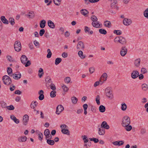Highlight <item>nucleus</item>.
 Here are the masks:
<instances>
[{
    "instance_id": "4",
    "label": "nucleus",
    "mask_w": 148,
    "mask_h": 148,
    "mask_svg": "<svg viewBox=\"0 0 148 148\" xmlns=\"http://www.w3.org/2000/svg\"><path fill=\"white\" fill-rule=\"evenodd\" d=\"M105 93L106 96L110 99H112L113 98V94L110 87H108L106 89Z\"/></svg>"
},
{
    "instance_id": "7",
    "label": "nucleus",
    "mask_w": 148,
    "mask_h": 148,
    "mask_svg": "<svg viewBox=\"0 0 148 148\" xmlns=\"http://www.w3.org/2000/svg\"><path fill=\"white\" fill-rule=\"evenodd\" d=\"M127 49L126 47L123 46L121 47L120 53L122 56H124L127 53Z\"/></svg>"
},
{
    "instance_id": "25",
    "label": "nucleus",
    "mask_w": 148,
    "mask_h": 148,
    "mask_svg": "<svg viewBox=\"0 0 148 148\" xmlns=\"http://www.w3.org/2000/svg\"><path fill=\"white\" fill-rule=\"evenodd\" d=\"M78 55L80 58L82 59H84L85 58L86 56L85 55L83 54V52L82 51H79L78 52Z\"/></svg>"
},
{
    "instance_id": "51",
    "label": "nucleus",
    "mask_w": 148,
    "mask_h": 148,
    "mask_svg": "<svg viewBox=\"0 0 148 148\" xmlns=\"http://www.w3.org/2000/svg\"><path fill=\"white\" fill-rule=\"evenodd\" d=\"M89 139L90 141H94L95 143H98L99 141L98 139L94 138H90Z\"/></svg>"
},
{
    "instance_id": "46",
    "label": "nucleus",
    "mask_w": 148,
    "mask_h": 148,
    "mask_svg": "<svg viewBox=\"0 0 148 148\" xmlns=\"http://www.w3.org/2000/svg\"><path fill=\"white\" fill-rule=\"evenodd\" d=\"M47 52L48 53L47 55V57L48 58H50L51 57L52 53L50 51V50L49 49H47Z\"/></svg>"
},
{
    "instance_id": "38",
    "label": "nucleus",
    "mask_w": 148,
    "mask_h": 148,
    "mask_svg": "<svg viewBox=\"0 0 148 148\" xmlns=\"http://www.w3.org/2000/svg\"><path fill=\"white\" fill-rule=\"evenodd\" d=\"M62 59L60 58H57L56 59L55 64L57 65L59 64L62 61Z\"/></svg>"
},
{
    "instance_id": "56",
    "label": "nucleus",
    "mask_w": 148,
    "mask_h": 148,
    "mask_svg": "<svg viewBox=\"0 0 148 148\" xmlns=\"http://www.w3.org/2000/svg\"><path fill=\"white\" fill-rule=\"evenodd\" d=\"M50 86L51 89L53 90V91H54L56 89V86L54 84L51 83Z\"/></svg>"
},
{
    "instance_id": "62",
    "label": "nucleus",
    "mask_w": 148,
    "mask_h": 148,
    "mask_svg": "<svg viewBox=\"0 0 148 148\" xmlns=\"http://www.w3.org/2000/svg\"><path fill=\"white\" fill-rule=\"evenodd\" d=\"M44 96L43 94H41L40 95L38 98L40 100H42L44 99Z\"/></svg>"
},
{
    "instance_id": "8",
    "label": "nucleus",
    "mask_w": 148,
    "mask_h": 148,
    "mask_svg": "<svg viewBox=\"0 0 148 148\" xmlns=\"http://www.w3.org/2000/svg\"><path fill=\"white\" fill-rule=\"evenodd\" d=\"M64 110V107L62 105H58L56 108V113L59 115Z\"/></svg>"
},
{
    "instance_id": "47",
    "label": "nucleus",
    "mask_w": 148,
    "mask_h": 148,
    "mask_svg": "<svg viewBox=\"0 0 148 148\" xmlns=\"http://www.w3.org/2000/svg\"><path fill=\"white\" fill-rule=\"evenodd\" d=\"M113 32L114 34L118 35H120L122 34V32L120 30H114V31Z\"/></svg>"
},
{
    "instance_id": "45",
    "label": "nucleus",
    "mask_w": 148,
    "mask_h": 148,
    "mask_svg": "<svg viewBox=\"0 0 148 148\" xmlns=\"http://www.w3.org/2000/svg\"><path fill=\"white\" fill-rule=\"evenodd\" d=\"M127 107V105L125 103H124L121 104V109L123 111H125L126 110Z\"/></svg>"
},
{
    "instance_id": "50",
    "label": "nucleus",
    "mask_w": 148,
    "mask_h": 148,
    "mask_svg": "<svg viewBox=\"0 0 148 148\" xmlns=\"http://www.w3.org/2000/svg\"><path fill=\"white\" fill-rule=\"evenodd\" d=\"M100 97L99 95H97L96 98V101L97 104L98 105H99L100 104Z\"/></svg>"
},
{
    "instance_id": "35",
    "label": "nucleus",
    "mask_w": 148,
    "mask_h": 148,
    "mask_svg": "<svg viewBox=\"0 0 148 148\" xmlns=\"http://www.w3.org/2000/svg\"><path fill=\"white\" fill-rule=\"evenodd\" d=\"M99 32L102 34L105 35L107 34L106 31L104 29L101 28L99 30Z\"/></svg>"
},
{
    "instance_id": "42",
    "label": "nucleus",
    "mask_w": 148,
    "mask_h": 148,
    "mask_svg": "<svg viewBox=\"0 0 148 148\" xmlns=\"http://www.w3.org/2000/svg\"><path fill=\"white\" fill-rule=\"evenodd\" d=\"M103 83V82L101 81V80H99V81H97L95 82L94 86L95 87H96L97 86H98L100 84L101 85Z\"/></svg>"
},
{
    "instance_id": "54",
    "label": "nucleus",
    "mask_w": 148,
    "mask_h": 148,
    "mask_svg": "<svg viewBox=\"0 0 148 148\" xmlns=\"http://www.w3.org/2000/svg\"><path fill=\"white\" fill-rule=\"evenodd\" d=\"M91 20L93 21H97V17L95 15H92L91 17Z\"/></svg>"
},
{
    "instance_id": "36",
    "label": "nucleus",
    "mask_w": 148,
    "mask_h": 148,
    "mask_svg": "<svg viewBox=\"0 0 148 148\" xmlns=\"http://www.w3.org/2000/svg\"><path fill=\"white\" fill-rule=\"evenodd\" d=\"M43 74V69L41 68H40L38 71V76L39 77H41Z\"/></svg>"
},
{
    "instance_id": "29",
    "label": "nucleus",
    "mask_w": 148,
    "mask_h": 148,
    "mask_svg": "<svg viewBox=\"0 0 148 148\" xmlns=\"http://www.w3.org/2000/svg\"><path fill=\"white\" fill-rule=\"evenodd\" d=\"M140 60L139 58H138L135 60L134 63L135 66L136 67H139L140 66Z\"/></svg>"
},
{
    "instance_id": "58",
    "label": "nucleus",
    "mask_w": 148,
    "mask_h": 148,
    "mask_svg": "<svg viewBox=\"0 0 148 148\" xmlns=\"http://www.w3.org/2000/svg\"><path fill=\"white\" fill-rule=\"evenodd\" d=\"M45 30L44 29H41L39 32V34L40 36H42L45 33Z\"/></svg>"
},
{
    "instance_id": "52",
    "label": "nucleus",
    "mask_w": 148,
    "mask_h": 148,
    "mask_svg": "<svg viewBox=\"0 0 148 148\" xmlns=\"http://www.w3.org/2000/svg\"><path fill=\"white\" fill-rule=\"evenodd\" d=\"M64 80L66 83L68 84L71 81V78L69 77H67L64 79Z\"/></svg>"
},
{
    "instance_id": "3",
    "label": "nucleus",
    "mask_w": 148,
    "mask_h": 148,
    "mask_svg": "<svg viewBox=\"0 0 148 148\" xmlns=\"http://www.w3.org/2000/svg\"><path fill=\"white\" fill-rule=\"evenodd\" d=\"M130 119L128 116H124L122 119V122L121 123L122 126H126L129 125L130 123Z\"/></svg>"
},
{
    "instance_id": "48",
    "label": "nucleus",
    "mask_w": 148,
    "mask_h": 148,
    "mask_svg": "<svg viewBox=\"0 0 148 148\" xmlns=\"http://www.w3.org/2000/svg\"><path fill=\"white\" fill-rule=\"evenodd\" d=\"M38 139L40 141H42V140L43 138V135L42 133L41 132H39L38 134Z\"/></svg>"
},
{
    "instance_id": "40",
    "label": "nucleus",
    "mask_w": 148,
    "mask_h": 148,
    "mask_svg": "<svg viewBox=\"0 0 148 148\" xmlns=\"http://www.w3.org/2000/svg\"><path fill=\"white\" fill-rule=\"evenodd\" d=\"M124 127H125V129L127 131H130L132 128V127L131 125H127V126H123Z\"/></svg>"
},
{
    "instance_id": "37",
    "label": "nucleus",
    "mask_w": 148,
    "mask_h": 148,
    "mask_svg": "<svg viewBox=\"0 0 148 148\" xmlns=\"http://www.w3.org/2000/svg\"><path fill=\"white\" fill-rule=\"evenodd\" d=\"M9 21L12 25H13L15 24L14 19L13 18H10L9 19Z\"/></svg>"
},
{
    "instance_id": "28",
    "label": "nucleus",
    "mask_w": 148,
    "mask_h": 148,
    "mask_svg": "<svg viewBox=\"0 0 148 148\" xmlns=\"http://www.w3.org/2000/svg\"><path fill=\"white\" fill-rule=\"evenodd\" d=\"M105 134V130L103 128H100L99 130V134L100 135H103Z\"/></svg>"
},
{
    "instance_id": "43",
    "label": "nucleus",
    "mask_w": 148,
    "mask_h": 148,
    "mask_svg": "<svg viewBox=\"0 0 148 148\" xmlns=\"http://www.w3.org/2000/svg\"><path fill=\"white\" fill-rule=\"evenodd\" d=\"M50 134V131L48 129L45 130L44 132V135L45 137L48 136Z\"/></svg>"
},
{
    "instance_id": "53",
    "label": "nucleus",
    "mask_w": 148,
    "mask_h": 148,
    "mask_svg": "<svg viewBox=\"0 0 148 148\" xmlns=\"http://www.w3.org/2000/svg\"><path fill=\"white\" fill-rule=\"evenodd\" d=\"M82 137H83V139L84 141V142L85 143H86L88 142V138L86 136L84 135V136H82Z\"/></svg>"
},
{
    "instance_id": "33",
    "label": "nucleus",
    "mask_w": 148,
    "mask_h": 148,
    "mask_svg": "<svg viewBox=\"0 0 148 148\" xmlns=\"http://www.w3.org/2000/svg\"><path fill=\"white\" fill-rule=\"evenodd\" d=\"M62 132L65 134L67 135H69V132L68 130L66 129H62L61 130Z\"/></svg>"
},
{
    "instance_id": "19",
    "label": "nucleus",
    "mask_w": 148,
    "mask_h": 148,
    "mask_svg": "<svg viewBox=\"0 0 148 148\" xmlns=\"http://www.w3.org/2000/svg\"><path fill=\"white\" fill-rule=\"evenodd\" d=\"M124 143V142L122 140L116 141L113 143V144L114 145L118 146L123 145Z\"/></svg>"
},
{
    "instance_id": "6",
    "label": "nucleus",
    "mask_w": 148,
    "mask_h": 148,
    "mask_svg": "<svg viewBox=\"0 0 148 148\" xmlns=\"http://www.w3.org/2000/svg\"><path fill=\"white\" fill-rule=\"evenodd\" d=\"M14 47L15 50L17 52L20 51L21 49V43L19 41H16L15 42Z\"/></svg>"
},
{
    "instance_id": "22",
    "label": "nucleus",
    "mask_w": 148,
    "mask_h": 148,
    "mask_svg": "<svg viewBox=\"0 0 148 148\" xmlns=\"http://www.w3.org/2000/svg\"><path fill=\"white\" fill-rule=\"evenodd\" d=\"M142 90L143 91H146L148 89V85L146 84H143L141 86Z\"/></svg>"
},
{
    "instance_id": "14",
    "label": "nucleus",
    "mask_w": 148,
    "mask_h": 148,
    "mask_svg": "<svg viewBox=\"0 0 148 148\" xmlns=\"http://www.w3.org/2000/svg\"><path fill=\"white\" fill-rule=\"evenodd\" d=\"M112 2L111 3V7L112 8H117L118 9V7L116 5V4L117 3V1L116 0H109Z\"/></svg>"
},
{
    "instance_id": "24",
    "label": "nucleus",
    "mask_w": 148,
    "mask_h": 148,
    "mask_svg": "<svg viewBox=\"0 0 148 148\" xmlns=\"http://www.w3.org/2000/svg\"><path fill=\"white\" fill-rule=\"evenodd\" d=\"M107 77V75L106 73H104L101 75L100 80H103V82L106 81Z\"/></svg>"
},
{
    "instance_id": "27",
    "label": "nucleus",
    "mask_w": 148,
    "mask_h": 148,
    "mask_svg": "<svg viewBox=\"0 0 148 148\" xmlns=\"http://www.w3.org/2000/svg\"><path fill=\"white\" fill-rule=\"evenodd\" d=\"M38 105V103L36 101H32L30 105L31 108L34 109L35 107L37 106Z\"/></svg>"
},
{
    "instance_id": "18",
    "label": "nucleus",
    "mask_w": 148,
    "mask_h": 148,
    "mask_svg": "<svg viewBox=\"0 0 148 148\" xmlns=\"http://www.w3.org/2000/svg\"><path fill=\"white\" fill-rule=\"evenodd\" d=\"M92 25L96 28H99L101 27L100 26V25L99 24V22L98 21H93L92 23Z\"/></svg>"
},
{
    "instance_id": "41",
    "label": "nucleus",
    "mask_w": 148,
    "mask_h": 148,
    "mask_svg": "<svg viewBox=\"0 0 148 148\" xmlns=\"http://www.w3.org/2000/svg\"><path fill=\"white\" fill-rule=\"evenodd\" d=\"M1 107L3 108H5L7 107L6 103L3 101H1L0 102Z\"/></svg>"
},
{
    "instance_id": "5",
    "label": "nucleus",
    "mask_w": 148,
    "mask_h": 148,
    "mask_svg": "<svg viewBox=\"0 0 148 148\" xmlns=\"http://www.w3.org/2000/svg\"><path fill=\"white\" fill-rule=\"evenodd\" d=\"M2 80L4 83L7 85H10L12 83V80L7 75L3 76Z\"/></svg>"
},
{
    "instance_id": "39",
    "label": "nucleus",
    "mask_w": 148,
    "mask_h": 148,
    "mask_svg": "<svg viewBox=\"0 0 148 148\" xmlns=\"http://www.w3.org/2000/svg\"><path fill=\"white\" fill-rule=\"evenodd\" d=\"M62 0H53V2L56 5H59L61 4Z\"/></svg>"
},
{
    "instance_id": "31",
    "label": "nucleus",
    "mask_w": 148,
    "mask_h": 148,
    "mask_svg": "<svg viewBox=\"0 0 148 148\" xmlns=\"http://www.w3.org/2000/svg\"><path fill=\"white\" fill-rule=\"evenodd\" d=\"M46 140L47 143L49 145H53L55 144V142L53 140H51L49 139H48Z\"/></svg>"
},
{
    "instance_id": "61",
    "label": "nucleus",
    "mask_w": 148,
    "mask_h": 148,
    "mask_svg": "<svg viewBox=\"0 0 148 148\" xmlns=\"http://www.w3.org/2000/svg\"><path fill=\"white\" fill-rule=\"evenodd\" d=\"M14 108L12 105H10L8 107V109L9 110H14Z\"/></svg>"
},
{
    "instance_id": "44",
    "label": "nucleus",
    "mask_w": 148,
    "mask_h": 148,
    "mask_svg": "<svg viewBox=\"0 0 148 148\" xmlns=\"http://www.w3.org/2000/svg\"><path fill=\"white\" fill-rule=\"evenodd\" d=\"M56 92L55 91H52L50 92V96L52 98L55 97L56 96Z\"/></svg>"
},
{
    "instance_id": "20",
    "label": "nucleus",
    "mask_w": 148,
    "mask_h": 148,
    "mask_svg": "<svg viewBox=\"0 0 148 148\" xmlns=\"http://www.w3.org/2000/svg\"><path fill=\"white\" fill-rule=\"evenodd\" d=\"M1 21L3 23L8 24V21L5 18V17L4 16H2L1 17Z\"/></svg>"
},
{
    "instance_id": "23",
    "label": "nucleus",
    "mask_w": 148,
    "mask_h": 148,
    "mask_svg": "<svg viewBox=\"0 0 148 148\" xmlns=\"http://www.w3.org/2000/svg\"><path fill=\"white\" fill-rule=\"evenodd\" d=\"M104 25L106 27L108 28H110L111 26V22L108 21H106L104 22Z\"/></svg>"
},
{
    "instance_id": "1",
    "label": "nucleus",
    "mask_w": 148,
    "mask_h": 148,
    "mask_svg": "<svg viewBox=\"0 0 148 148\" xmlns=\"http://www.w3.org/2000/svg\"><path fill=\"white\" fill-rule=\"evenodd\" d=\"M115 43L119 42L122 45H124L126 43V41L125 39L122 36H118L115 38L114 40Z\"/></svg>"
},
{
    "instance_id": "64",
    "label": "nucleus",
    "mask_w": 148,
    "mask_h": 148,
    "mask_svg": "<svg viewBox=\"0 0 148 148\" xmlns=\"http://www.w3.org/2000/svg\"><path fill=\"white\" fill-rule=\"evenodd\" d=\"M60 128L62 129L67 128L68 127L65 124L62 125L60 126Z\"/></svg>"
},
{
    "instance_id": "13",
    "label": "nucleus",
    "mask_w": 148,
    "mask_h": 148,
    "mask_svg": "<svg viewBox=\"0 0 148 148\" xmlns=\"http://www.w3.org/2000/svg\"><path fill=\"white\" fill-rule=\"evenodd\" d=\"M101 127L103 128L104 129L108 130L109 129L110 126L106 121H104L102 123L101 125Z\"/></svg>"
},
{
    "instance_id": "9",
    "label": "nucleus",
    "mask_w": 148,
    "mask_h": 148,
    "mask_svg": "<svg viewBox=\"0 0 148 148\" xmlns=\"http://www.w3.org/2000/svg\"><path fill=\"white\" fill-rule=\"evenodd\" d=\"M138 72L136 70H134L131 73V77L133 79L137 78L139 76Z\"/></svg>"
},
{
    "instance_id": "26",
    "label": "nucleus",
    "mask_w": 148,
    "mask_h": 148,
    "mask_svg": "<svg viewBox=\"0 0 148 148\" xmlns=\"http://www.w3.org/2000/svg\"><path fill=\"white\" fill-rule=\"evenodd\" d=\"M46 21L44 20H42L40 22V27L42 28H43L45 27V26Z\"/></svg>"
},
{
    "instance_id": "57",
    "label": "nucleus",
    "mask_w": 148,
    "mask_h": 148,
    "mask_svg": "<svg viewBox=\"0 0 148 148\" xmlns=\"http://www.w3.org/2000/svg\"><path fill=\"white\" fill-rule=\"evenodd\" d=\"M95 71V69L93 67H90L89 68V71L90 74L92 73Z\"/></svg>"
},
{
    "instance_id": "60",
    "label": "nucleus",
    "mask_w": 148,
    "mask_h": 148,
    "mask_svg": "<svg viewBox=\"0 0 148 148\" xmlns=\"http://www.w3.org/2000/svg\"><path fill=\"white\" fill-rule=\"evenodd\" d=\"M141 71L142 73L145 74L147 72V71L145 68H143L141 69Z\"/></svg>"
},
{
    "instance_id": "32",
    "label": "nucleus",
    "mask_w": 148,
    "mask_h": 148,
    "mask_svg": "<svg viewBox=\"0 0 148 148\" xmlns=\"http://www.w3.org/2000/svg\"><path fill=\"white\" fill-rule=\"evenodd\" d=\"M99 110L100 112H103L106 110V108L104 106L101 105L99 107Z\"/></svg>"
},
{
    "instance_id": "15",
    "label": "nucleus",
    "mask_w": 148,
    "mask_h": 148,
    "mask_svg": "<svg viewBox=\"0 0 148 148\" xmlns=\"http://www.w3.org/2000/svg\"><path fill=\"white\" fill-rule=\"evenodd\" d=\"M27 139V137L25 136L19 137L18 138V141L20 142H25Z\"/></svg>"
},
{
    "instance_id": "30",
    "label": "nucleus",
    "mask_w": 148,
    "mask_h": 148,
    "mask_svg": "<svg viewBox=\"0 0 148 148\" xmlns=\"http://www.w3.org/2000/svg\"><path fill=\"white\" fill-rule=\"evenodd\" d=\"M80 12L82 14L85 16H86L89 13L85 9L81 10Z\"/></svg>"
},
{
    "instance_id": "16",
    "label": "nucleus",
    "mask_w": 148,
    "mask_h": 148,
    "mask_svg": "<svg viewBox=\"0 0 148 148\" xmlns=\"http://www.w3.org/2000/svg\"><path fill=\"white\" fill-rule=\"evenodd\" d=\"M12 76H13V78L15 79H20L21 77V75L20 73L18 74H12Z\"/></svg>"
},
{
    "instance_id": "12",
    "label": "nucleus",
    "mask_w": 148,
    "mask_h": 148,
    "mask_svg": "<svg viewBox=\"0 0 148 148\" xmlns=\"http://www.w3.org/2000/svg\"><path fill=\"white\" fill-rule=\"evenodd\" d=\"M29 121V116L27 114L25 115L23 119V122L24 125H26Z\"/></svg>"
},
{
    "instance_id": "2",
    "label": "nucleus",
    "mask_w": 148,
    "mask_h": 148,
    "mask_svg": "<svg viewBox=\"0 0 148 148\" xmlns=\"http://www.w3.org/2000/svg\"><path fill=\"white\" fill-rule=\"evenodd\" d=\"M21 62L24 64H25V67H27L31 64V63L30 61L28 60L27 62L28 59L27 57L25 55H22L20 58Z\"/></svg>"
},
{
    "instance_id": "11",
    "label": "nucleus",
    "mask_w": 148,
    "mask_h": 148,
    "mask_svg": "<svg viewBox=\"0 0 148 148\" xmlns=\"http://www.w3.org/2000/svg\"><path fill=\"white\" fill-rule=\"evenodd\" d=\"M84 45L82 41L79 42L77 46V49H83L84 48Z\"/></svg>"
},
{
    "instance_id": "63",
    "label": "nucleus",
    "mask_w": 148,
    "mask_h": 148,
    "mask_svg": "<svg viewBox=\"0 0 148 148\" xmlns=\"http://www.w3.org/2000/svg\"><path fill=\"white\" fill-rule=\"evenodd\" d=\"M46 81H47V83H52L51 79L49 77H47L46 79Z\"/></svg>"
},
{
    "instance_id": "55",
    "label": "nucleus",
    "mask_w": 148,
    "mask_h": 148,
    "mask_svg": "<svg viewBox=\"0 0 148 148\" xmlns=\"http://www.w3.org/2000/svg\"><path fill=\"white\" fill-rule=\"evenodd\" d=\"M62 88L64 92H67L68 90V87L64 85L62 86Z\"/></svg>"
},
{
    "instance_id": "49",
    "label": "nucleus",
    "mask_w": 148,
    "mask_h": 148,
    "mask_svg": "<svg viewBox=\"0 0 148 148\" xmlns=\"http://www.w3.org/2000/svg\"><path fill=\"white\" fill-rule=\"evenodd\" d=\"M144 15L148 19V8H147L144 12Z\"/></svg>"
},
{
    "instance_id": "34",
    "label": "nucleus",
    "mask_w": 148,
    "mask_h": 148,
    "mask_svg": "<svg viewBox=\"0 0 148 148\" xmlns=\"http://www.w3.org/2000/svg\"><path fill=\"white\" fill-rule=\"evenodd\" d=\"M7 72L9 75L12 76V69L10 67H8L7 69Z\"/></svg>"
},
{
    "instance_id": "21",
    "label": "nucleus",
    "mask_w": 148,
    "mask_h": 148,
    "mask_svg": "<svg viewBox=\"0 0 148 148\" xmlns=\"http://www.w3.org/2000/svg\"><path fill=\"white\" fill-rule=\"evenodd\" d=\"M48 26L51 28L54 29L55 28V25L54 23L50 20L48 21Z\"/></svg>"
},
{
    "instance_id": "10",
    "label": "nucleus",
    "mask_w": 148,
    "mask_h": 148,
    "mask_svg": "<svg viewBox=\"0 0 148 148\" xmlns=\"http://www.w3.org/2000/svg\"><path fill=\"white\" fill-rule=\"evenodd\" d=\"M132 22L131 20L127 18H125L123 20V23L126 26H128L131 24Z\"/></svg>"
},
{
    "instance_id": "17",
    "label": "nucleus",
    "mask_w": 148,
    "mask_h": 148,
    "mask_svg": "<svg viewBox=\"0 0 148 148\" xmlns=\"http://www.w3.org/2000/svg\"><path fill=\"white\" fill-rule=\"evenodd\" d=\"M26 16L29 18H33L34 17L35 14L34 12L31 11L29 12Z\"/></svg>"
},
{
    "instance_id": "59",
    "label": "nucleus",
    "mask_w": 148,
    "mask_h": 148,
    "mask_svg": "<svg viewBox=\"0 0 148 148\" xmlns=\"http://www.w3.org/2000/svg\"><path fill=\"white\" fill-rule=\"evenodd\" d=\"M6 57L8 60L9 61L13 62V58L10 56H8Z\"/></svg>"
}]
</instances>
